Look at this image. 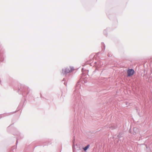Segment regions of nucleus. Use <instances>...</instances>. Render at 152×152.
Instances as JSON below:
<instances>
[{"label": "nucleus", "mask_w": 152, "mask_h": 152, "mask_svg": "<svg viewBox=\"0 0 152 152\" xmlns=\"http://www.w3.org/2000/svg\"><path fill=\"white\" fill-rule=\"evenodd\" d=\"M122 135V134H119L118 136L117 137L119 139H120V138L121 136Z\"/></svg>", "instance_id": "obj_10"}, {"label": "nucleus", "mask_w": 152, "mask_h": 152, "mask_svg": "<svg viewBox=\"0 0 152 152\" xmlns=\"http://www.w3.org/2000/svg\"><path fill=\"white\" fill-rule=\"evenodd\" d=\"M115 128H116L115 127H114L113 129H115Z\"/></svg>", "instance_id": "obj_17"}, {"label": "nucleus", "mask_w": 152, "mask_h": 152, "mask_svg": "<svg viewBox=\"0 0 152 152\" xmlns=\"http://www.w3.org/2000/svg\"><path fill=\"white\" fill-rule=\"evenodd\" d=\"M3 60V58L0 56V61H2Z\"/></svg>", "instance_id": "obj_12"}, {"label": "nucleus", "mask_w": 152, "mask_h": 152, "mask_svg": "<svg viewBox=\"0 0 152 152\" xmlns=\"http://www.w3.org/2000/svg\"><path fill=\"white\" fill-rule=\"evenodd\" d=\"M88 81V78L86 77H85L83 78V82L84 83H87Z\"/></svg>", "instance_id": "obj_6"}, {"label": "nucleus", "mask_w": 152, "mask_h": 152, "mask_svg": "<svg viewBox=\"0 0 152 152\" xmlns=\"http://www.w3.org/2000/svg\"><path fill=\"white\" fill-rule=\"evenodd\" d=\"M129 132H130V133H132V130H131V129H130L129 130Z\"/></svg>", "instance_id": "obj_13"}, {"label": "nucleus", "mask_w": 152, "mask_h": 152, "mask_svg": "<svg viewBox=\"0 0 152 152\" xmlns=\"http://www.w3.org/2000/svg\"><path fill=\"white\" fill-rule=\"evenodd\" d=\"M107 56L109 57H110L112 56V54L111 53H109L107 54Z\"/></svg>", "instance_id": "obj_9"}, {"label": "nucleus", "mask_w": 152, "mask_h": 152, "mask_svg": "<svg viewBox=\"0 0 152 152\" xmlns=\"http://www.w3.org/2000/svg\"><path fill=\"white\" fill-rule=\"evenodd\" d=\"M23 87V88L22 90V94L23 96H26L29 93L30 90L27 86H24Z\"/></svg>", "instance_id": "obj_2"}, {"label": "nucleus", "mask_w": 152, "mask_h": 152, "mask_svg": "<svg viewBox=\"0 0 152 152\" xmlns=\"http://www.w3.org/2000/svg\"><path fill=\"white\" fill-rule=\"evenodd\" d=\"M139 129L137 128H134L133 130V133L134 135H135L138 133Z\"/></svg>", "instance_id": "obj_4"}, {"label": "nucleus", "mask_w": 152, "mask_h": 152, "mask_svg": "<svg viewBox=\"0 0 152 152\" xmlns=\"http://www.w3.org/2000/svg\"><path fill=\"white\" fill-rule=\"evenodd\" d=\"M83 69H82V71H83Z\"/></svg>", "instance_id": "obj_18"}, {"label": "nucleus", "mask_w": 152, "mask_h": 152, "mask_svg": "<svg viewBox=\"0 0 152 152\" xmlns=\"http://www.w3.org/2000/svg\"><path fill=\"white\" fill-rule=\"evenodd\" d=\"M18 143V141H17H17H16V143Z\"/></svg>", "instance_id": "obj_16"}, {"label": "nucleus", "mask_w": 152, "mask_h": 152, "mask_svg": "<svg viewBox=\"0 0 152 152\" xmlns=\"http://www.w3.org/2000/svg\"><path fill=\"white\" fill-rule=\"evenodd\" d=\"M72 69L70 67H67L62 69L61 73L63 75L66 76L68 73L72 72Z\"/></svg>", "instance_id": "obj_1"}, {"label": "nucleus", "mask_w": 152, "mask_h": 152, "mask_svg": "<svg viewBox=\"0 0 152 152\" xmlns=\"http://www.w3.org/2000/svg\"><path fill=\"white\" fill-rule=\"evenodd\" d=\"M65 80V78H64V79H63V81H64V80Z\"/></svg>", "instance_id": "obj_15"}, {"label": "nucleus", "mask_w": 152, "mask_h": 152, "mask_svg": "<svg viewBox=\"0 0 152 152\" xmlns=\"http://www.w3.org/2000/svg\"><path fill=\"white\" fill-rule=\"evenodd\" d=\"M75 141V138H74V139H73V145L72 148H73V150H74V148L75 147V145H74Z\"/></svg>", "instance_id": "obj_8"}, {"label": "nucleus", "mask_w": 152, "mask_h": 152, "mask_svg": "<svg viewBox=\"0 0 152 152\" xmlns=\"http://www.w3.org/2000/svg\"><path fill=\"white\" fill-rule=\"evenodd\" d=\"M134 73V70L133 69H129L127 71L128 76H130L132 75Z\"/></svg>", "instance_id": "obj_3"}, {"label": "nucleus", "mask_w": 152, "mask_h": 152, "mask_svg": "<svg viewBox=\"0 0 152 152\" xmlns=\"http://www.w3.org/2000/svg\"><path fill=\"white\" fill-rule=\"evenodd\" d=\"M102 45L104 47V48L102 49V50H103L104 51L105 50V45L104 43H102Z\"/></svg>", "instance_id": "obj_7"}, {"label": "nucleus", "mask_w": 152, "mask_h": 152, "mask_svg": "<svg viewBox=\"0 0 152 152\" xmlns=\"http://www.w3.org/2000/svg\"><path fill=\"white\" fill-rule=\"evenodd\" d=\"M104 33L105 34V35H106L107 34V31L106 30H104Z\"/></svg>", "instance_id": "obj_11"}, {"label": "nucleus", "mask_w": 152, "mask_h": 152, "mask_svg": "<svg viewBox=\"0 0 152 152\" xmlns=\"http://www.w3.org/2000/svg\"><path fill=\"white\" fill-rule=\"evenodd\" d=\"M64 84L66 86V83L65 82L64 83Z\"/></svg>", "instance_id": "obj_14"}, {"label": "nucleus", "mask_w": 152, "mask_h": 152, "mask_svg": "<svg viewBox=\"0 0 152 152\" xmlns=\"http://www.w3.org/2000/svg\"><path fill=\"white\" fill-rule=\"evenodd\" d=\"M90 146L89 145H87L86 146H85V147L83 148V150L84 151H86L88 148H89Z\"/></svg>", "instance_id": "obj_5"}]
</instances>
